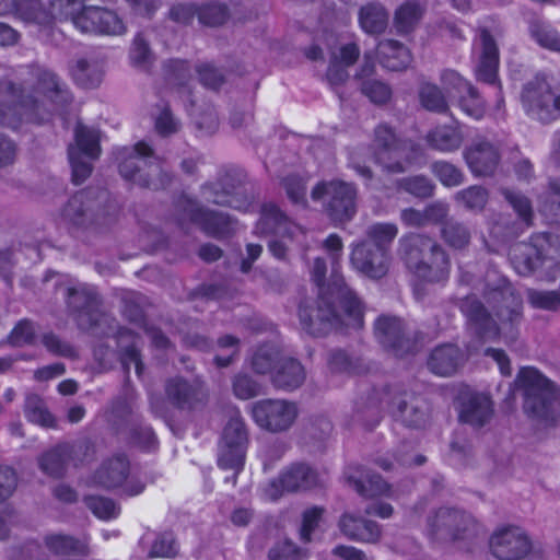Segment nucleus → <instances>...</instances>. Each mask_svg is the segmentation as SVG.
Masks as SVG:
<instances>
[{
  "instance_id": "obj_1",
  "label": "nucleus",
  "mask_w": 560,
  "mask_h": 560,
  "mask_svg": "<svg viewBox=\"0 0 560 560\" xmlns=\"http://www.w3.org/2000/svg\"><path fill=\"white\" fill-rule=\"evenodd\" d=\"M324 247L330 254L331 259L330 282L327 285L323 282L326 267L320 259H316L312 278L319 289V306L315 311V317L308 314L306 307H300L301 324L305 330L313 335L324 334L330 328H339L343 325L360 328L363 318L361 303L343 283L335 267L342 248L341 240L332 234L325 241Z\"/></svg>"
},
{
  "instance_id": "obj_2",
  "label": "nucleus",
  "mask_w": 560,
  "mask_h": 560,
  "mask_svg": "<svg viewBox=\"0 0 560 560\" xmlns=\"http://www.w3.org/2000/svg\"><path fill=\"white\" fill-rule=\"evenodd\" d=\"M54 19H71L75 28L88 34L119 35L125 26L118 16L98 7H84V0H52Z\"/></svg>"
},
{
  "instance_id": "obj_3",
  "label": "nucleus",
  "mask_w": 560,
  "mask_h": 560,
  "mask_svg": "<svg viewBox=\"0 0 560 560\" xmlns=\"http://www.w3.org/2000/svg\"><path fill=\"white\" fill-rule=\"evenodd\" d=\"M516 387L524 392V408L532 417L552 419L560 407V390L533 368L518 372Z\"/></svg>"
},
{
  "instance_id": "obj_4",
  "label": "nucleus",
  "mask_w": 560,
  "mask_h": 560,
  "mask_svg": "<svg viewBox=\"0 0 560 560\" xmlns=\"http://www.w3.org/2000/svg\"><path fill=\"white\" fill-rule=\"evenodd\" d=\"M397 235V228L390 223H378L371 226L369 241L355 246L352 250L353 267L370 278H381L387 270L385 245Z\"/></svg>"
},
{
  "instance_id": "obj_5",
  "label": "nucleus",
  "mask_w": 560,
  "mask_h": 560,
  "mask_svg": "<svg viewBox=\"0 0 560 560\" xmlns=\"http://www.w3.org/2000/svg\"><path fill=\"white\" fill-rule=\"evenodd\" d=\"M522 105L533 119L549 122L560 118V81L536 77L522 92Z\"/></svg>"
},
{
  "instance_id": "obj_6",
  "label": "nucleus",
  "mask_w": 560,
  "mask_h": 560,
  "mask_svg": "<svg viewBox=\"0 0 560 560\" xmlns=\"http://www.w3.org/2000/svg\"><path fill=\"white\" fill-rule=\"evenodd\" d=\"M462 312L468 318L475 331L483 339H494L499 335H509L513 330V323L520 315V301L513 298L512 308H501L497 316L499 324L494 322L475 299L468 298L462 303Z\"/></svg>"
},
{
  "instance_id": "obj_7",
  "label": "nucleus",
  "mask_w": 560,
  "mask_h": 560,
  "mask_svg": "<svg viewBox=\"0 0 560 560\" xmlns=\"http://www.w3.org/2000/svg\"><path fill=\"white\" fill-rule=\"evenodd\" d=\"M278 358V351L273 346L260 348L253 358V366L258 373H272V382L281 388L294 389L299 387L305 373L302 365L293 359H281L277 361V370L273 372V364Z\"/></svg>"
},
{
  "instance_id": "obj_8",
  "label": "nucleus",
  "mask_w": 560,
  "mask_h": 560,
  "mask_svg": "<svg viewBox=\"0 0 560 560\" xmlns=\"http://www.w3.org/2000/svg\"><path fill=\"white\" fill-rule=\"evenodd\" d=\"M409 246L410 249L406 250L407 264L410 268H413V260L418 258V255L430 252L432 262H423L415 266V273L429 282H440L446 279L448 275V260L444 252L434 245L431 240L410 236L402 241V247Z\"/></svg>"
},
{
  "instance_id": "obj_9",
  "label": "nucleus",
  "mask_w": 560,
  "mask_h": 560,
  "mask_svg": "<svg viewBox=\"0 0 560 560\" xmlns=\"http://www.w3.org/2000/svg\"><path fill=\"white\" fill-rule=\"evenodd\" d=\"M355 191L342 182L320 183L312 190V199L320 201L328 214L338 222H343L354 214Z\"/></svg>"
},
{
  "instance_id": "obj_10",
  "label": "nucleus",
  "mask_w": 560,
  "mask_h": 560,
  "mask_svg": "<svg viewBox=\"0 0 560 560\" xmlns=\"http://www.w3.org/2000/svg\"><path fill=\"white\" fill-rule=\"evenodd\" d=\"M98 142L97 130L82 125L77 126L75 142L69 148V160L75 184H80L91 174L90 161L97 159L101 152Z\"/></svg>"
},
{
  "instance_id": "obj_11",
  "label": "nucleus",
  "mask_w": 560,
  "mask_h": 560,
  "mask_svg": "<svg viewBox=\"0 0 560 560\" xmlns=\"http://www.w3.org/2000/svg\"><path fill=\"white\" fill-rule=\"evenodd\" d=\"M129 464L122 456L115 457L104 463L95 472L92 482L106 489H119L124 495L140 494L144 486L137 477L129 476Z\"/></svg>"
},
{
  "instance_id": "obj_12",
  "label": "nucleus",
  "mask_w": 560,
  "mask_h": 560,
  "mask_svg": "<svg viewBox=\"0 0 560 560\" xmlns=\"http://www.w3.org/2000/svg\"><path fill=\"white\" fill-rule=\"evenodd\" d=\"M246 432L238 413H234L224 427L219 445V465L222 468L240 469L244 462Z\"/></svg>"
},
{
  "instance_id": "obj_13",
  "label": "nucleus",
  "mask_w": 560,
  "mask_h": 560,
  "mask_svg": "<svg viewBox=\"0 0 560 560\" xmlns=\"http://www.w3.org/2000/svg\"><path fill=\"white\" fill-rule=\"evenodd\" d=\"M296 416L295 404L282 399L261 400L253 407V417L256 423L270 431L288 429Z\"/></svg>"
},
{
  "instance_id": "obj_14",
  "label": "nucleus",
  "mask_w": 560,
  "mask_h": 560,
  "mask_svg": "<svg viewBox=\"0 0 560 560\" xmlns=\"http://www.w3.org/2000/svg\"><path fill=\"white\" fill-rule=\"evenodd\" d=\"M442 83L451 100L458 98V105L466 115L475 119L483 116L482 102L474 88L457 72L452 70L445 71L442 75Z\"/></svg>"
},
{
  "instance_id": "obj_15",
  "label": "nucleus",
  "mask_w": 560,
  "mask_h": 560,
  "mask_svg": "<svg viewBox=\"0 0 560 560\" xmlns=\"http://www.w3.org/2000/svg\"><path fill=\"white\" fill-rule=\"evenodd\" d=\"M316 482L315 472L305 465H295L283 471L277 480L271 481L265 489L268 500H277L284 492L307 489Z\"/></svg>"
},
{
  "instance_id": "obj_16",
  "label": "nucleus",
  "mask_w": 560,
  "mask_h": 560,
  "mask_svg": "<svg viewBox=\"0 0 560 560\" xmlns=\"http://www.w3.org/2000/svg\"><path fill=\"white\" fill-rule=\"evenodd\" d=\"M255 233L259 235L275 233L282 238H288L290 242H300L305 235V232L300 226L290 222L275 205L262 207Z\"/></svg>"
},
{
  "instance_id": "obj_17",
  "label": "nucleus",
  "mask_w": 560,
  "mask_h": 560,
  "mask_svg": "<svg viewBox=\"0 0 560 560\" xmlns=\"http://www.w3.org/2000/svg\"><path fill=\"white\" fill-rule=\"evenodd\" d=\"M529 541L518 527H505L497 530L490 540L493 555L502 560H512L526 555Z\"/></svg>"
},
{
  "instance_id": "obj_18",
  "label": "nucleus",
  "mask_w": 560,
  "mask_h": 560,
  "mask_svg": "<svg viewBox=\"0 0 560 560\" xmlns=\"http://www.w3.org/2000/svg\"><path fill=\"white\" fill-rule=\"evenodd\" d=\"M474 58L476 60L477 78L488 83H494L499 55L493 38L486 31L480 32L475 40Z\"/></svg>"
},
{
  "instance_id": "obj_19",
  "label": "nucleus",
  "mask_w": 560,
  "mask_h": 560,
  "mask_svg": "<svg viewBox=\"0 0 560 560\" xmlns=\"http://www.w3.org/2000/svg\"><path fill=\"white\" fill-rule=\"evenodd\" d=\"M150 155V147L144 142L137 143L132 149L124 148L119 150V171L120 174L130 180L149 186L151 183L139 172V164H145V158Z\"/></svg>"
},
{
  "instance_id": "obj_20",
  "label": "nucleus",
  "mask_w": 560,
  "mask_h": 560,
  "mask_svg": "<svg viewBox=\"0 0 560 560\" xmlns=\"http://www.w3.org/2000/svg\"><path fill=\"white\" fill-rule=\"evenodd\" d=\"M490 398L485 394L466 393L460 397L459 419L463 422L481 425L491 416Z\"/></svg>"
},
{
  "instance_id": "obj_21",
  "label": "nucleus",
  "mask_w": 560,
  "mask_h": 560,
  "mask_svg": "<svg viewBox=\"0 0 560 560\" xmlns=\"http://www.w3.org/2000/svg\"><path fill=\"white\" fill-rule=\"evenodd\" d=\"M358 56L359 48L353 43L342 44L331 51L327 80L332 86H338L347 80V68L355 62Z\"/></svg>"
},
{
  "instance_id": "obj_22",
  "label": "nucleus",
  "mask_w": 560,
  "mask_h": 560,
  "mask_svg": "<svg viewBox=\"0 0 560 560\" xmlns=\"http://www.w3.org/2000/svg\"><path fill=\"white\" fill-rule=\"evenodd\" d=\"M377 145L382 147V151L377 155V162L383 164L390 171H402L400 163H392L390 160L400 158L406 149V142H398L395 135L387 126H380L375 131Z\"/></svg>"
},
{
  "instance_id": "obj_23",
  "label": "nucleus",
  "mask_w": 560,
  "mask_h": 560,
  "mask_svg": "<svg viewBox=\"0 0 560 560\" xmlns=\"http://www.w3.org/2000/svg\"><path fill=\"white\" fill-rule=\"evenodd\" d=\"M465 156L470 170L477 175L491 174L498 163L497 150L486 141L471 145Z\"/></svg>"
},
{
  "instance_id": "obj_24",
  "label": "nucleus",
  "mask_w": 560,
  "mask_h": 560,
  "mask_svg": "<svg viewBox=\"0 0 560 560\" xmlns=\"http://www.w3.org/2000/svg\"><path fill=\"white\" fill-rule=\"evenodd\" d=\"M339 526L347 537L364 542H375L381 535L376 523L364 521L350 513L343 514Z\"/></svg>"
},
{
  "instance_id": "obj_25",
  "label": "nucleus",
  "mask_w": 560,
  "mask_h": 560,
  "mask_svg": "<svg viewBox=\"0 0 560 560\" xmlns=\"http://www.w3.org/2000/svg\"><path fill=\"white\" fill-rule=\"evenodd\" d=\"M463 361V355L453 345H445L434 349L429 359L430 370L442 376L453 374Z\"/></svg>"
},
{
  "instance_id": "obj_26",
  "label": "nucleus",
  "mask_w": 560,
  "mask_h": 560,
  "mask_svg": "<svg viewBox=\"0 0 560 560\" xmlns=\"http://www.w3.org/2000/svg\"><path fill=\"white\" fill-rule=\"evenodd\" d=\"M377 55L381 65L393 71L406 69L411 62L409 50L395 40L380 43Z\"/></svg>"
},
{
  "instance_id": "obj_27",
  "label": "nucleus",
  "mask_w": 560,
  "mask_h": 560,
  "mask_svg": "<svg viewBox=\"0 0 560 560\" xmlns=\"http://www.w3.org/2000/svg\"><path fill=\"white\" fill-rule=\"evenodd\" d=\"M429 144L440 151L457 150L463 142V133L455 122L439 126L427 136Z\"/></svg>"
},
{
  "instance_id": "obj_28",
  "label": "nucleus",
  "mask_w": 560,
  "mask_h": 560,
  "mask_svg": "<svg viewBox=\"0 0 560 560\" xmlns=\"http://www.w3.org/2000/svg\"><path fill=\"white\" fill-rule=\"evenodd\" d=\"M361 28L368 34L383 32L388 23V13L380 3H369L359 13Z\"/></svg>"
},
{
  "instance_id": "obj_29",
  "label": "nucleus",
  "mask_w": 560,
  "mask_h": 560,
  "mask_svg": "<svg viewBox=\"0 0 560 560\" xmlns=\"http://www.w3.org/2000/svg\"><path fill=\"white\" fill-rule=\"evenodd\" d=\"M192 220L200 224L207 233L214 236H223L234 230L231 218L219 212L198 210Z\"/></svg>"
},
{
  "instance_id": "obj_30",
  "label": "nucleus",
  "mask_w": 560,
  "mask_h": 560,
  "mask_svg": "<svg viewBox=\"0 0 560 560\" xmlns=\"http://www.w3.org/2000/svg\"><path fill=\"white\" fill-rule=\"evenodd\" d=\"M375 332L382 343L395 348L400 341L401 322L396 317L382 316L376 320Z\"/></svg>"
},
{
  "instance_id": "obj_31",
  "label": "nucleus",
  "mask_w": 560,
  "mask_h": 560,
  "mask_svg": "<svg viewBox=\"0 0 560 560\" xmlns=\"http://www.w3.org/2000/svg\"><path fill=\"white\" fill-rule=\"evenodd\" d=\"M423 9L419 2L407 1L395 13V26L398 32L410 31L422 16Z\"/></svg>"
},
{
  "instance_id": "obj_32",
  "label": "nucleus",
  "mask_w": 560,
  "mask_h": 560,
  "mask_svg": "<svg viewBox=\"0 0 560 560\" xmlns=\"http://www.w3.org/2000/svg\"><path fill=\"white\" fill-rule=\"evenodd\" d=\"M72 74L77 83L84 88L97 86L103 79V70L100 66L83 60L78 61Z\"/></svg>"
},
{
  "instance_id": "obj_33",
  "label": "nucleus",
  "mask_w": 560,
  "mask_h": 560,
  "mask_svg": "<svg viewBox=\"0 0 560 560\" xmlns=\"http://www.w3.org/2000/svg\"><path fill=\"white\" fill-rule=\"evenodd\" d=\"M365 477L368 478L366 482L352 475L348 477V480L363 495H392V489L378 476L366 475Z\"/></svg>"
},
{
  "instance_id": "obj_34",
  "label": "nucleus",
  "mask_w": 560,
  "mask_h": 560,
  "mask_svg": "<svg viewBox=\"0 0 560 560\" xmlns=\"http://www.w3.org/2000/svg\"><path fill=\"white\" fill-rule=\"evenodd\" d=\"M420 102L429 110L443 112L447 107V102L439 88L429 83L420 90Z\"/></svg>"
},
{
  "instance_id": "obj_35",
  "label": "nucleus",
  "mask_w": 560,
  "mask_h": 560,
  "mask_svg": "<svg viewBox=\"0 0 560 560\" xmlns=\"http://www.w3.org/2000/svg\"><path fill=\"white\" fill-rule=\"evenodd\" d=\"M26 417L31 422L42 427H52L55 419L46 409L43 401L36 398H28L26 402Z\"/></svg>"
},
{
  "instance_id": "obj_36",
  "label": "nucleus",
  "mask_w": 560,
  "mask_h": 560,
  "mask_svg": "<svg viewBox=\"0 0 560 560\" xmlns=\"http://www.w3.org/2000/svg\"><path fill=\"white\" fill-rule=\"evenodd\" d=\"M530 33L540 46L551 50H560V36L549 25L534 24Z\"/></svg>"
},
{
  "instance_id": "obj_37",
  "label": "nucleus",
  "mask_w": 560,
  "mask_h": 560,
  "mask_svg": "<svg viewBox=\"0 0 560 560\" xmlns=\"http://www.w3.org/2000/svg\"><path fill=\"white\" fill-rule=\"evenodd\" d=\"M166 392L168 397L178 405L189 402L190 398L197 395L196 388L188 385L180 378L171 381L167 385Z\"/></svg>"
},
{
  "instance_id": "obj_38",
  "label": "nucleus",
  "mask_w": 560,
  "mask_h": 560,
  "mask_svg": "<svg viewBox=\"0 0 560 560\" xmlns=\"http://www.w3.org/2000/svg\"><path fill=\"white\" fill-rule=\"evenodd\" d=\"M88 505L102 520L114 518L119 514L118 506L109 499L91 497L88 499Z\"/></svg>"
},
{
  "instance_id": "obj_39",
  "label": "nucleus",
  "mask_w": 560,
  "mask_h": 560,
  "mask_svg": "<svg viewBox=\"0 0 560 560\" xmlns=\"http://www.w3.org/2000/svg\"><path fill=\"white\" fill-rule=\"evenodd\" d=\"M47 547L50 551L59 555V553H68L70 551L81 552L84 549V546L74 541L72 538L62 536V535H54L47 538Z\"/></svg>"
},
{
  "instance_id": "obj_40",
  "label": "nucleus",
  "mask_w": 560,
  "mask_h": 560,
  "mask_svg": "<svg viewBox=\"0 0 560 560\" xmlns=\"http://www.w3.org/2000/svg\"><path fill=\"white\" fill-rule=\"evenodd\" d=\"M464 518V514L458 511L442 509L436 513L430 526L432 529L440 530L445 527L447 530L452 532V527Z\"/></svg>"
},
{
  "instance_id": "obj_41",
  "label": "nucleus",
  "mask_w": 560,
  "mask_h": 560,
  "mask_svg": "<svg viewBox=\"0 0 560 560\" xmlns=\"http://www.w3.org/2000/svg\"><path fill=\"white\" fill-rule=\"evenodd\" d=\"M63 447H59L48 452L40 460L42 469L51 475L59 476L63 467Z\"/></svg>"
},
{
  "instance_id": "obj_42",
  "label": "nucleus",
  "mask_w": 560,
  "mask_h": 560,
  "mask_svg": "<svg viewBox=\"0 0 560 560\" xmlns=\"http://www.w3.org/2000/svg\"><path fill=\"white\" fill-rule=\"evenodd\" d=\"M363 93L374 103H384L390 96L389 88L383 82L371 80L362 85Z\"/></svg>"
},
{
  "instance_id": "obj_43",
  "label": "nucleus",
  "mask_w": 560,
  "mask_h": 560,
  "mask_svg": "<svg viewBox=\"0 0 560 560\" xmlns=\"http://www.w3.org/2000/svg\"><path fill=\"white\" fill-rule=\"evenodd\" d=\"M199 20L207 25H219L226 19V8L221 4H209L199 11Z\"/></svg>"
},
{
  "instance_id": "obj_44",
  "label": "nucleus",
  "mask_w": 560,
  "mask_h": 560,
  "mask_svg": "<svg viewBox=\"0 0 560 560\" xmlns=\"http://www.w3.org/2000/svg\"><path fill=\"white\" fill-rule=\"evenodd\" d=\"M529 302L541 308H557L560 305V294L557 292L529 291Z\"/></svg>"
},
{
  "instance_id": "obj_45",
  "label": "nucleus",
  "mask_w": 560,
  "mask_h": 560,
  "mask_svg": "<svg viewBox=\"0 0 560 560\" xmlns=\"http://www.w3.org/2000/svg\"><path fill=\"white\" fill-rule=\"evenodd\" d=\"M35 329L32 323L27 320H21L12 330L9 339L14 346H22L33 340Z\"/></svg>"
},
{
  "instance_id": "obj_46",
  "label": "nucleus",
  "mask_w": 560,
  "mask_h": 560,
  "mask_svg": "<svg viewBox=\"0 0 560 560\" xmlns=\"http://www.w3.org/2000/svg\"><path fill=\"white\" fill-rule=\"evenodd\" d=\"M269 557L271 560H301L303 555L292 542L284 541L273 547Z\"/></svg>"
},
{
  "instance_id": "obj_47",
  "label": "nucleus",
  "mask_w": 560,
  "mask_h": 560,
  "mask_svg": "<svg viewBox=\"0 0 560 560\" xmlns=\"http://www.w3.org/2000/svg\"><path fill=\"white\" fill-rule=\"evenodd\" d=\"M177 552V546L171 535H163L159 537L151 549L152 557H173Z\"/></svg>"
},
{
  "instance_id": "obj_48",
  "label": "nucleus",
  "mask_w": 560,
  "mask_h": 560,
  "mask_svg": "<svg viewBox=\"0 0 560 560\" xmlns=\"http://www.w3.org/2000/svg\"><path fill=\"white\" fill-rule=\"evenodd\" d=\"M436 176L445 186H456L460 183V173L456 167L447 163H438L434 166Z\"/></svg>"
},
{
  "instance_id": "obj_49",
  "label": "nucleus",
  "mask_w": 560,
  "mask_h": 560,
  "mask_svg": "<svg viewBox=\"0 0 560 560\" xmlns=\"http://www.w3.org/2000/svg\"><path fill=\"white\" fill-rule=\"evenodd\" d=\"M322 510L318 508H312L304 512L303 514V523L301 528V538L305 541L311 539V534L314 527L317 525Z\"/></svg>"
},
{
  "instance_id": "obj_50",
  "label": "nucleus",
  "mask_w": 560,
  "mask_h": 560,
  "mask_svg": "<svg viewBox=\"0 0 560 560\" xmlns=\"http://www.w3.org/2000/svg\"><path fill=\"white\" fill-rule=\"evenodd\" d=\"M234 393L242 399H248L258 393L257 385L247 376H238L233 384Z\"/></svg>"
},
{
  "instance_id": "obj_51",
  "label": "nucleus",
  "mask_w": 560,
  "mask_h": 560,
  "mask_svg": "<svg viewBox=\"0 0 560 560\" xmlns=\"http://www.w3.org/2000/svg\"><path fill=\"white\" fill-rule=\"evenodd\" d=\"M460 198L468 208L477 209L485 205L487 194L480 187H470L469 189L460 192Z\"/></svg>"
},
{
  "instance_id": "obj_52",
  "label": "nucleus",
  "mask_w": 560,
  "mask_h": 560,
  "mask_svg": "<svg viewBox=\"0 0 560 560\" xmlns=\"http://www.w3.org/2000/svg\"><path fill=\"white\" fill-rule=\"evenodd\" d=\"M444 237L447 243L454 247H462L468 242V233L460 225L447 226L444 231Z\"/></svg>"
},
{
  "instance_id": "obj_53",
  "label": "nucleus",
  "mask_w": 560,
  "mask_h": 560,
  "mask_svg": "<svg viewBox=\"0 0 560 560\" xmlns=\"http://www.w3.org/2000/svg\"><path fill=\"white\" fill-rule=\"evenodd\" d=\"M16 485L15 472L9 468H0V500L8 498Z\"/></svg>"
},
{
  "instance_id": "obj_54",
  "label": "nucleus",
  "mask_w": 560,
  "mask_h": 560,
  "mask_svg": "<svg viewBox=\"0 0 560 560\" xmlns=\"http://www.w3.org/2000/svg\"><path fill=\"white\" fill-rule=\"evenodd\" d=\"M285 189L289 198L295 202H302L305 198V183L301 177H291L285 180Z\"/></svg>"
},
{
  "instance_id": "obj_55",
  "label": "nucleus",
  "mask_w": 560,
  "mask_h": 560,
  "mask_svg": "<svg viewBox=\"0 0 560 560\" xmlns=\"http://www.w3.org/2000/svg\"><path fill=\"white\" fill-rule=\"evenodd\" d=\"M405 189L415 196L425 197L431 194L432 186L427 178L415 177L405 183Z\"/></svg>"
},
{
  "instance_id": "obj_56",
  "label": "nucleus",
  "mask_w": 560,
  "mask_h": 560,
  "mask_svg": "<svg viewBox=\"0 0 560 560\" xmlns=\"http://www.w3.org/2000/svg\"><path fill=\"white\" fill-rule=\"evenodd\" d=\"M150 51L142 36L138 35L130 49V58L136 65H143L149 59Z\"/></svg>"
},
{
  "instance_id": "obj_57",
  "label": "nucleus",
  "mask_w": 560,
  "mask_h": 560,
  "mask_svg": "<svg viewBox=\"0 0 560 560\" xmlns=\"http://www.w3.org/2000/svg\"><path fill=\"white\" fill-rule=\"evenodd\" d=\"M40 88L55 97L66 101L67 93L59 88L56 77L50 72H44L40 80Z\"/></svg>"
},
{
  "instance_id": "obj_58",
  "label": "nucleus",
  "mask_w": 560,
  "mask_h": 560,
  "mask_svg": "<svg viewBox=\"0 0 560 560\" xmlns=\"http://www.w3.org/2000/svg\"><path fill=\"white\" fill-rule=\"evenodd\" d=\"M506 199L515 209V211L525 220L528 221L530 217V206L528 200L521 195L508 192Z\"/></svg>"
},
{
  "instance_id": "obj_59",
  "label": "nucleus",
  "mask_w": 560,
  "mask_h": 560,
  "mask_svg": "<svg viewBox=\"0 0 560 560\" xmlns=\"http://www.w3.org/2000/svg\"><path fill=\"white\" fill-rule=\"evenodd\" d=\"M200 81L203 85L215 89L220 85L222 78L217 69L211 66H205L199 70Z\"/></svg>"
},
{
  "instance_id": "obj_60",
  "label": "nucleus",
  "mask_w": 560,
  "mask_h": 560,
  "mask_svg": "<svg viewBox=\"0 0 560 560\" xmlns=\"http://www.w3.org/2000/svg\"><path fill=\"white\" fill-rule=\"evenodd\" d=\"M156 129L162 135H168L177 130V122L167 109H164L156 118Z\"/></svg>"
},
{
  "instance_id": "obj_61",
  "label": "nucleus",
  "mask_w": 560,
  "mask_h": 560,
  "mask_svg": "<svg viewBox=\"0 0 560 560\" xmlns=\"http://www.w3.org/2000/svg\"><path fill=\"white\" fill-rule=\"evenodd\" d=\"M486 354L491 357L498 363L500 372L503 375H510V361L503 351L497 349H488Z\"/></svg>"
},
{
  "instance_id": "obj_62",
  "label": "nucleus",
  "mask_w": 560,
  "mask_h": 560,
  "mask_svg": "<svg viewBox=\"0 0 560 560\" xmlns=\"http://www.w3.org/2000/svg\"><path fill=\"white\" fill-rule=\"evenodd\" d=\"M334 553L345 560H365L364 553L349 546H338L334 549Z\"/></svg>"
},
{
  "instance_id": "obj_63",
  "label": "nucleus",
  "mask_w": 560,
  "mask_h": 560,
  "mask_svg": "<svg viewBox=\"0 0 560 560\" xmlns=\"http://www.w3.org/2000/svg\"><path fill=\"white\" fill-rule=\"evenodd\" d=\"M329 365L332 371L343 372L349 370L350 361L345 352L338 351L331 355Z\"/></svg>"
},
{
  "instance_id": "obj_64",
  "label": "nucleus",
  "mask_w": 560,
  "mask_h": 560,
  "mask_svg": "<svg viewBox=\"0 0 560 560\" xmlns=\"http://www.w3.org/2000/svg\"><path fill=\"white\" fill-rule=\"evenodd\" d=\"M127 2H129L138 13L150 14L158 8L160 0H127Z\"/></svg>"
}]
</instances>
